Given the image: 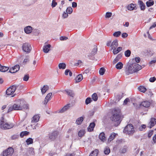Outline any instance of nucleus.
I'll list each match as a JSON object with an SVG mask.
<instances>
[{
  "label": "nucleus",
  "mask_w": 156,
  "mask_h": 156,
  "mask_svg": "<svg viewBox=\"0 0 156 156\" xmlns=\"http://www.w3.org/2000/svg\"><path fill=\"white\" fill-rule=\"evenodd\" d=\"M128 34L126 33H123L122 34V36L123 38H125L127 37Z\"/></svg>",
  "instance_id": "69168bd1"
},
{
  "label": "nucleus",
  "mask_w": 156,
  "mask_h": 156,
  "mask_svg": "<svg viewBox=\"0 0 156 156\" xmlns=\"http://www.w3.org/2000/svg\"><path fill=\"white\" fill-rule=\"evenodd\" d=\"M59 132L57 131H52L48 135L49 139L51 141L54 140L58 137Z\"/></svg>",
  "instance_id": "6e6552de"
},
{
  "label": "nucleus",
  "mask_w": 156,
  "mask_h": 156,
  "mask_svg": "<svg viewBox=\"0 0 156 156\" xmlns=\"http://www.w3.org/2000/svg\"><path fill=\"white\" fill-rule=\"evenodd\" d=\"M147 55L151 56H152L154 53L153 51L151 50L150 49H148L147 51Z\"/></svg>",
  "instance_id": "c03bdc74"
},
{
  "label": "nucleus",
  "mask_w": 156,
  "mask_h": 156,
  "mask_svg": "<svg viewBox=\"0 0 156 156\" xmlns=\"http://www.w3.org/2000/svg\"><path fill=\"white\" fill-rule=\"evenodd\" d=\"M150 123V128H151L156 124V119L154 118H151Z\"/></svg>",
  "instance_id": "412c9836"
},
{
  "label": "nucleus",
  "mask_w": 156,
  "mask_h": 156,
  "mask_svg": "<svg viewBox=\"0 0 156 156\" xmlns=\"http://www.w3.org/2000/svg\"><path fill=\"white\" fill-rule=\"evenodd\" d=\"M21 102L22 101H19L13 105L9 106L7 113H9L13 110H21L22 108L21 105Z\"/></svg>",
  "instance_id": "7ed1b4c3"
},
{
  "label": "nucleus",
  "mask_w": 156,
  "mask_h": 156,
  "mask_svg": "<svg viewBox=\"0 0 156 156\" xmlns=\"http://www.w3.org/2000/svg\"><path fill=\"white\" fill-rule=\"evenodd\" d=\"M15 72H17L20 69V66L19 65H16L13 67Z\"/></svg>",
  "instance_id": "3c124183"
},
{
  "label": "nucleus",
  "mask_w": 156,
  "mask_h": 156,
  "mask_svg": "<svg viewBox=\"0 0 156 156\" xmlns=\"http://www.w3.org/2000/svg\"><path fill=\"white\" fill-rule=\"evenodd\" d=\"M131 53L130 51L129 50H127L125 51V55L126 57H129L130 56Z\"/></svg>",
  "instance_id": "79ce46f5"
},
{
  "label": "nucleus",
  "mask_w": 156,
  "mask_h": 156,
  "mask_svg": "<svg viewBox=\"0 0 156 156\" xmlns=\"http://www.w3.org/2000/svg\"><path fill=\"white\" fill-rule=\"evenodd\" d=\"M97 51L98 48L97 46H94V47L92 50L91 53L87 56L89 59L91 60H94L95 58L94 56L97 53Z\"/></svg>",
  "instance_id": "9d476101"
},
{
  "label": "nucleus",
  "mask_w": 156,
  "mask_h": 156,
  "mask_svg": "<svg viewBox=\"0 0 156 156\" xmlns=\"http://www.w3.org/2000/svg\"><path fill=\"white\" fill-rule=\"evenodd\" d=\"M110 118L112 121L116 122V123L115 124V126H118L120 124L121 121L120 120V115L116 110L114 111Z\"/></svg>",
  "instance_id": "20e7f679"
},
{
  "label": "nucleus",
  "mask_w": 156,
  "mask_h": 156,
  "mask_svg": "<svg viewBox=\"0 0 156 156\" xmlns=\"http://www.w3.org/2000/svg\"><path fill=\"white\" fill-rule=\"evenodd\" d=\"M32 30V28L30 26H28L26 27L24 29L25 32L27 34L31 33Z\"/></svg>",
  "instance_id": "a211bd4d"
},
{
  "label": "nucleus",
  "mask_w": 156,
  "mask_h": 156,
  "mask_svg": "<svg viewBox=\"0 0 156 156\" xmlns=\"http://www.w3.org/2000/svg\"><path fill=\"white\" fill-rule=\"evenodd\" d=\"M19 137V135L15 134L12 136L11 138L12 140H15L17 139Z\"/></svg>",
  "instance_id": "603ef678"
},
{
  "label": "nucleus",
  "mask_w": 156,
  "mask_h": 156,
  "mask_svg": "<svg viewBox=\"0 0 156 156\" xmlns=\"http://www.w3.org/2000/svg\"><path fill=\"white\" fill-rule=\"evenodd\" d=\"M156 80V78L155 77H151L149 79V81L151 82H153Z\"/></svg>",
  "instance_id": "680f3d73"
},
{
  "label": "nucleus",
  "mask_w": 156,
  "mask_h": 156,
  "mask_svg": "<svg viewBox=\"0 0 156 156\" xmlns=\"http://www.w3.org/2000/svg\"><path fill=\"white\" fill-rule=\"evenodd\" d=\"M23 50L25 52L29 53L31 49L30 45L28 43H24L22 46Z\"/></svg>",
  "instance_id": "1a4fd4ad"
},
{
  "label": "nucleus",
  "mask_w": 156,
  "mask_h": 156,
  "mask_svg": "<svg viewBox=\"0 0 156 156\" xmlns=\"http://www.w3.org/2000/svg\"><path fill=\"white\" fill-rule=\"evenodd\" d=\"M33 139L31 138H29L27 139L26 140L27 144H32L33 143Z\"/></svg>",
  "instance_id": "ea45409f"
},
{
  "label": "nucleus",
  "mask_w": 156,
  "mask_h": 156,
  "mask_svg": "<svg viewBox=\"0 0 156 156\" xmlns=\"http://www.w3.org/2000/svg\"><path fill=\"white\" fill-rule=\"evenodd\" d=\"M92 101V100L91 99L90 97H88L85 100V104L86 105H87L91 103Z\"/></svg>",
  "instance_id": "a19ab883"
},
{
  "label": "nucleus",
  "mask_w": 156,
  "mask_h": 156,
  "mask_svg": "<svg viewBox=\"0 0 156 156\" xmlns=\"http://www.w3.org/2000/svg\"><path fill=\"white\" fill-rule=\"evenodd\" d=\"M135 132L134 128L131 124L127 125L123 130L124 133L130 135H133Z\"/></svg>",
  "instance_id": "39448f33"
},
{
  "label": "nucleus",
  "mask_w": 156,
  "mask_h": 156,
  "mask_svg": "<svg viewBox=\"0 0 156 156\" xmlns=\"http://www.w3.org/2000/svg\"><path fill=\"white\" fill-rule=\"evenodd\" d=\"M150 103L148 101H145L142 102L140 104V105L142 106L145 108H148L150 105Z\"/></svg>",
  "instance_id": "dca6fc26"
},
{
  "label": "nucleus",
  "mask_w": 156,
  "mask_h": 156,
  "mask_svg": "<svg viewBox=\"0 0 156 156\" xmlns=\"http://www.w3.org/2000/svg\"><path fill=\"white\" fill-rule=\"evenodd\" d=\"M115 67L117 69H121L123 67V64L121 62H119L116 65Z\"/></svg>",
  "instance_id": "72a5a7b5"
},
{
  "label": "nucleus",
  "mask_w": 156,
  "mask_h": 156,
  "mask_svg": "<svg viewBox=\"0 0 156 156\" xmlns=\"http://www.w3.org/2000/svg\"><path fill=\"white\" fill-rule=\"evenodd\" d=\"M9 72L11 73H16L15 71V69H14L13 67L10 68L9 70Z\"/></svg>",
  "instance_id": "0e129e2a"
},
{
  "label": "nucleus",
  "mask_w": 156,
  "mask_h": 156,
  "mask_svg": "<svg viewBox=\"0 0 156 156\" xmlns=\"http://www.w3.org/2000/svg\"><path fill=\"white\" fill-rule=\"evenodd\" d=\"M98 152V150L97 149L95 150L94 151H92L90 153L89 156H97Z\"/></svg>",
  "instance_id": "2f4dec72"
},
{
  "label": "nucleus",
  "mask_w": 156,
  "mask_h": 156,
  "mask_svg": "<svg viewBox=\"0 0 156 156\" xmlns=\"http://www.w3.org/2000/svg\"><path fill=\"white\" fill-rule=\"evenodd\" d=\"M48 89L49 87L48 85H44L43 87L41 89L42 94H44Z\"/></svg>",
  "instance_id": "a878e982"
},
{
  "label": "nucleus",
  "mask_w": 156,
  "mask_h": 156,
  "mask_svg": "<svg viewBox=\"0 0 156 156\" xmlns=\"http://www.w3.org/2000/svg\"><path fill=\"white\" fill-rule=\"evenodd\" d=\"M123 94L122 93L116 96V99L117 100H118V101L120 100L123 97Z\"/></svg>",
  "instance_id": "de8ad7c7"
},
{
  "label": "nucleus",
  "mask_w": 156,
  "mask_h": 156,
  "mask_svg": "<svg viewBox=\"0 0 156 156\" xmlns=\"http://www.w3.org/2000/svg\"><path fill=\"white\" fill-rule=\"evenodd\" d=\"M138 4L140 5L141 10L144 11L145 9L146 6L142 1L140 0H138Z\"/></svg>",
  "instance_id": "ddd939ff"
},
{
  "label": "nucleus",
  "mask_w": 156,
  "mask_h": 156,
  "mask_svg": "<svg viewBox=\"0 0 156 156\" xmlns=\"http://www.w3.org/2000/svg\"><path fill=\"white\" fill-rule=\"evenodd\" d=\"M9 69V67L5 66H3L0 64V71L2 72H5Z\"/></svg>",
  "instance_id": "4be33fe9"
},
{
  "label": "nucleus",
  "mask_w": 156,
  "mask_h": 156,
  "mask_svg": "<svg viewBox=\"0 0 156 156\" xmlns=\"http://www.w3.org/2000/svg\"><path fill=\"white\" fill-rule=\"evenodd\" d=\"M92 99L94 101H96L98 99V97L96 93H94L92 95Z\"/></svg>",
  "instance_id": "c9c22d12"
},
{
  "label": "nucleus",
  "mask_w": 156,
  "mask_h": 156,
  "mask_svg": "<svg viewBox=\"0 0 156 156\" xmlns=\"http://www.w3.org/2000/svg\"><path fill=\"white\" fill-rule=\"evenodd\" d=\"M51 47L50 44H45L43 47V51L45 53H48L50 50Z\"/></svg>",
  "instance_id": "9b49d317"
},
{
  "label": "nucleus",
  "mask_w": 156,
  "mask_h": 156,
  "mask_svg": "<svg viewBox=\"0 0 156 156\" xmlns=\"http://www.w3.org/2000/svg\"><path fill=\"white\" fill-rule=\"evenodd\" d=\"M118 46V40L117 39H115L112 43L111 45V47L112 49H113L117 47Z\"/></svg>",
  "instance_id": "f3484780"
},
{
  "label": "nucleus",
  "mask_w": 156,
  "mask_h": 156,
  "mask_svg": "<svg viewBox=\"0 0 156 156\" xmlns=\"http://www.w3.org/2000/svg\"><path fill=\"white\" fill-rule=\"evenodd\" d=\"M68 16V13L67 12H64L62 14V17L64 18H67Z\"/></svg>",
  "instance_id": "4d7b16f0"
},
{
  "label": "nucleus",
  "mask_w": 156,
  "mask_h": 156,
  "mask_svg": "<svg viewBox=\"0 0 156 156\" xmlns=\"http://www.w3.org/2000/svg\"><path fill=\"white\" fill-rule=\"evenodd\" d=\"M40 117L38 115H36L34 116L33 117V119L32 121L33 122H37L39 121V119H40Z\"/></svg>",
  "instance_id": "b1692460"
},
{
  "label": "nucleus",
  "mask_w": 156,
  "mask_h": 156,
  "mask_svg": "<svg viewBox=\"0 0 156 156\" xmlns=\"http://www.w3.org/2000/svg\"><path fill=\"white\" fill-rule=\"evenodd\" d=\"M127 149V146L126 145H125L123 148L120 149L119 151L121 153L124 154L126 152Z\"/></svg>",
  "instance_id": "bb28decb"
},
{
  "label": "nucleus",
  "mask_w": 156,
  "mask_h": 156,
  "mask_svg": "<svg viewBox=\"0 0 156 156\" xmlns=\"http://www.w3.org/2000/svg\"><path fill=\"white\" fill-rule=\"evenodd\" d=\"M141 69V66L136 63H134L130 64L128 67H127L125 71L126 74L128 75L136 72Z\"/></svg>",
  "instance_id": "f257e3e1"
},
{
  "label": "nucleus",
  "mask_w": 156,
  "mask_h": 156,
  "mask_svg": "<svg viewBox=\"0 0 156 156\" xmlns=\"http://www.w3.org/2000/svg\"><path fill=\"white\" fill-rule=\"evenodd\" d=\"M19 86V85H15L10 87L7 90L6 94L9 95L13 94Z\"/></svg>",
  "instance_id": "0eeeda50"
},
{
  "label": "nucleus",
  "mask_w": 156,
  "mask_h": 156,
  "mask_svg": "<svg viewBox=\"0 0 156 156\" xmlns=\"http://www.w3.org/2000/svg\"><path fill=\"white\" fill-rule=\"evenodd\" d=\"M57 5V3L55 2V0H53L51 6L52 8L55 7Z\"/></svg>",
  "instance_id": "864d4df0"
},
{
  "label": "nucleus",
  "mask_w": 156,
  "mask_h": 156,
  "mask_svg": "<svg viewBox=\"0 0 156 156\" xmlns=\"http://www.w3.org/2000/svg\"><path fill=\"white\" fill-rule=\"evenodd\" d=\"M129 101V100L128 98H126L124 101L123 105H126L127 104V103Z\"/></svg>",
  "instance_id": "e2e57ef3"
},
{
  "label": "nucleus",
  "mask_w": 156,
  "mask_h": 156,
  "mask_svg": "<svg viewBox=\"0 0 156 156\" xmlns=\"http://www.w3.org/2000/svg\"><path fill=\"white\" fill-rule=\"evenodd\" d=\"M99 139L103 142H104L106 140L105 134L104 132H102L99 134Z\"/></svg>",
  "instance_id": "aec40b11"
},
{
  "label": "nucleus",
  "mask_w": 156,
  "mask_h": 156,
  "mask_svg": "<svg viewBox=\"0 0 156 156\" xmlns=\"http://www.w3.org/2000/svg\"><path fill=\"white\" fill-rule=\"evenodd\" d=\"M117 135V134L115 133H112L108 139V141L111 142L113 139H114L116 135Z\"/></svg>",
  "instance_id": "5701e85b"
},
{
  "label": "nucleus",
  "mask_w": 156,
  "mask_h": 156,
  "mask_svg": "<svg viewBox=\"0 0 156 156\" xmlns=\"http://www.w3.org/2000/svg\"><path fill=\"white\" fill-rule=\"evenodd\" d=\"M52 93H49L45 97V98L47 99H48V100H49L50 99L51 96L52 95Z\"/></svg>",
  "instance_id": "052dcab7"
},
{
  "label": "nucleus",
  "mask_w": 156,
  "mask_h": 156,
  "mask_svg": "<svg viewBox=\"0 0 156 156\" xmlns=\"http://www.w3.org/2000/svg\"><path fill=\"white\" fill-rule=\"evenodd\" d=\"M66 11L68 13L70 14L73 12V9L71 7H69L67 8Z\"/></svg>",
  "instance_id": "a18cd8bd"
},
{
  "label": "nucleus",
  "mask_w": 156,
  "mask_h": 156,
  "mask_svg": "<svg viewBox=\"0 0 156 156\" xmlns=\"http://www.w3.org/2000/svg\"><path fill=\"white\" fill-rule=\"evenodd\" d=\"M59 69H65L66 67V65L64 63H60L58 65Z\"/></svg>",
  "instance_id": "c85d7f7f"
},
{
  "label": "nucleus",
  "mask_w": 156,
  "mask_h": 156,
  "mask_svg": "<svg viewBox=\"0 0 156 156\" xmlns=\"http://www.w3.org/2000/svg\"><path fill=\"white\" fill-rule=\"evenodd\" d=\"M95 126V124L94 122L91 123L88 128V130L89 132L93 131Z\"/></svg>",
  "instance_id": "6ab92c4d"
},
{
  "label": "nucleus",
  "mask_w": 156,
  "mask_h": 156,
  "mask_svg": "<svg viewBox=\"0 0 156 156\" xmlns=\"http://www.w3.org/2000/svg\"><path fill=\"white\" fill-rule=\"evenodd\" d=\"M14 126L13 123L9 124L3 117L0 119V127L2 129H7L12 128Z\"/></svg>",
  "instance_id": "f03ea898"
},
{
  "label": "nucleus",
  "mask_w": 156,
  "mask_h": 156,
  "mask_svg": "<svg viewBox=\"0 0 156 156\" xmlns=\"http://www.w3.org/2000/svg\"><path fill=\"white\" fill-rule=\"evenodd\" d=\"M113 49V52L114 55H116L119 52L117 48H114Z\"/></svg>",
  "instance_id": "13d9d810"
},
{
  "label": "nucleus",
  "mask_w": 156,
  "mask_h": 156,
  "mask_svg": "<svg viewBox=\"0 0 156 156\" xmlns=\"http://www.w3.org/2000/svg\"><path fill=\"white\" fill-rule=\"evenodd\" d=\"M127 8L129 10H133L134 9L136 10L137 9L136 7V5L133 3H131L128 5Z\"/></svg>",
  "instance_id": "f8f14e48"
},
{
  "label": "nucleus",
  "mask_w": 156,
  "mask_h": 156,
  "mask_svg": "<svg viewBox=\"0 0 156 156\" xmlns=\"http://www.w3.org/2000/svg\"><path fill=\"white\" fill-rule=\"evenodd\" d=\"M83 117H81L78 118L76 120V123L77 125H80L83 121Z\"/></svg>",
  "instance_id": "c756f323"
},
{
  "label": "nucleus",
  "mask_w": 156,
  "mask_h": 156,
  "mask_svg": "<svg viewBox=\"0 0 156 156\" xmlns=\"http://www.w3.org/2000/svg\"><path fill=\"white\" fill-rule=\"evenodd\" d=\"M153 132H154V131L153 130H150L149 131V133H148V137L150 138L151 136H152V135L153 134Z\"/></svg>",
  "instance_id": "6e6d98bb"
},
{
  "label": "nucleus",
  "mask_w": 156,
  "mask_h": 156,
  "mask_svg": "<svg viewBox=\"0 0 156 156\" xmlns=\"http://www.w3.org/2000/svg\"><path fill=\"white\" fill-rule=\"evenodd\" d=\"M29 153L31 155H34V152L33 151V150L32 149H31L29 151Z\"/></svg>",
  "instance_id": "774afa93"
},
{
  "label": "nucleus",
  "mask_w": 156,
  "mask_h": 156,
  "mask_svg": "<svg viewBox=\"0 0 156 156\" xmlns=\"http://www.w3.org/2000/svg\"><path fill=\"white\" fill-rule=\"evenodd\" d=\"M138 90L140 92L144 93L147 90L146 88L143 86H140L138 87Z\"/></svg>",
  "instance_id": "473e14b6"
},
{
  "label": "nucleus",
  "mask_w": 156,
  "mask_h": 156,
  "mask_svg": "<svg viewBox=\"0 0 156 156\" xmlns=\"http://www.w3.org/2000/svg\"><path fill=\"white\" fill-rule=\"evenodd\" d=\"M156 27V22H155L154 23L153 25L150 27L149 29L151 30L153 29L154 28Z\"/></svg>",
  "instance_id": "338daca9"
},
{
  "label": "nucleus",
  "mask_w": 156,
  "mask_h": 156,
  "mask_svg": "<svg viewBox=\"0 0 156 156\" xmlns=\"http://www.w3.org/2000/svg\"><path fill=\"white\" fill-rule=\"evenodd\" d=\"M29 134V132L27 131L22 132L20 134V136L21 137H23L24 136H27Z\"/></svg>",
  "instance_id": "7c9ffc66"
},
{
  "label": "nucleus",
  "mask_w": 156,
  "mask_h": 156,
  "mask_svg": "<svg viewBox=\"0 0 156 156\" xmlns=\"http://www.w3.org/2000/svg\"><path fill=\"white\" fill-rule=\"evenodd\" d=\"M124 142L125 141L124 140V139H118L116 141V143L118 144H122L123 142Z\"/></svg>",
  "instance_id": "09e8293b"
},
{
  "label": "nucleus",
  "mask_w": 156,
  "mask_h": 156,
  "mask_svg": "<svg viewBox=\"0 0 156 156\" xmlns=\"http://www.w3.org/2000/svg\"><path fill=\"white\" fill-rule=\"evenodd\" d=\"M71 106L70 104H68L64 106L60 111L59 112L60 113H63L68 110Z\"/></svg>",
  "instance_id": "4468645a"
},
{
  "label": "nucleus",
  "mask_w": 156,
  "mask_h": 156,
  "mask_svg": "<svg viewBox=\"0 0 156 156\" xmlns=\"http://www.w3.org/2000/svg\"><path fill=\"white\" fill-rule=\"evenodd\" d=\"M154 2L153 1L151 2L147 1L146 2V5L148 7L152 6L154 4Z\"/></svg>",
  "instance_id": "e433bc0d"
},
{
  "label": "nucleus",
  "mask_w": 156,
  "mask_h": 156,
  "mask_svg": "<svg viewBox=\"0 0 156 156\" xmlns=\"http://www.w3.org/2000/svg\"><path fill=\"white\" fill-rule=\"evenodd\" d=\"M112 15V13L110 12H107L105 15L106 18H109L111 17Z\"/></svg>",
  "instance_id": "5fc2aeb1"
},
{
  "label": "nucleus",
  "mask_w": 156,
  "mask_h": 156,
  "mask_svg": "<svg viewBox=\"0 0 156 156\" xmlns=\"http://www.w3.org/2000/svg\"><path fill=\"white\" fill-rule=\"evenodd\" d=\"M85 133V131L84 130H80L78 132V135L79 137H81L84 135Z\"/></svg>",
  "instance_id": "f704fd0d"
},
{
  "label": "nucleus",
  "mask_w": 156,
  "mask_h": 156,
  "mask_svg": "<svg viewBox=\"0 0 156 156\" xmlns=\"http://www.w3.org/2000/svg\"><path fill=\"white\" fill-rule=\"evenodd\" d=\"M104 153L105 154H108L110 152V150L108 147H106L104 151Z\"/></svg>",
  "instance_id": "49530a36"
},
{
  "label": "nucleus",
  "mask_w": 156,
  "mask_h": 156,
  "mask_svg": "<svg viewBox=\"0 0 156 156\" xmlns=\"http://www.w3.org/2000/svg\"><path fill=\"white\" fill-rule=\"evenodd\" d=\"M146 127V126L144 124H143L142 125L140 126H138L135 128V131H142L144 129H145Z\"/></svg>",
  "instance_id": "2eb2a0df"
},
{
  "label": "nucleus",
  "mask_w": 156,
  "mask_h": 156,
  "mask_svg": "<svg viewBox=\"0 0 156 156\" xmlns=\"http://www.w3.org/2000/svg\"><path fill=\"white\" fill-rule=\"evenodd\" d=\"M21 105L22 107V110L23 109H27L28 108V105L26 104H23V102L22 101V102L21 103Z\"/></svg>",
  "instance_id": "4c0bfd02"
},
{
  "label": "nucleus",
  "mask_w": 156,
  "mask_h": 156,
  "mask_svg": "<svg viewBox=\"0 0 156 156\" xmlns=\"http://www.w3.org/2000/svg\"><path fill=\"white\" fill-rule=\"evenodd\" d=\"M65 91L66 92L67 94L69 96L72 97H73L75 95L73 91L71 90H65Z\"/></svg>",
  "instance_id": "393cba45"
},
{
  "label": "nucleus",
  "mask_w": 156,
  "mask_h": 156,
  "mask_svg": "<svg viewBox=\"0 0 156 156\" xmlns=\"http://www.w3.org/2000/svg\"><path fill=\"white\" fill-rule=\"evenodd\" d=\"M83 79V76L81 74H79L77 75L76 78L75 79L76 82H80Z\"/></svg>",
  "instance_id": "cd10ccee"
},
{
  "label": "nucleus",
  "mask_w": 156,
  "mask_h": 156,
  "mask_svg": "<svg viewBox=\"0 0 156 156\" xmlns=\"http://www.w3.org/2000/svg\"><path fill=\"white\" fill-rule=\"evenodd\" d=\"M14 152V149L12 147H9L6 150L3 151L1 156H11Z\"/></svg>",
  "instance_id": "423d86ee"
},
{
  "label": "nucleus",
  "mask_w": 156,
  "mask_h": 156,
  "mask_svg": "<svg viewBox=\"0 0 156 156\" xmlns=\"http://www.w3.org/2000/svg\"><path fill=\"white\" fill-rule=\"evenodd\" d=\"M29 78V75L28 74L24 76L23 78V80L26 81H27L28 80Z\"/></svg>",
  "instance_id": "8fccbe9b"
},
{
  "label": "nucleus",
  "mask_w": 156,
  "mask_h": 156,
  "mask_svg": "<svg viewBox=\"0 0 156 156\" xmlns=\"http://www.w3.org/2000/svg\"><path fill=\"white\" fill-rule=\"evenodd\" d=\"M121 33L120 31H118L114 32L113 34V36L115 37H119L121 34Z\"/></svg>",
  "instance_id": "58836bf2"
},
{
  "label": "nucleus",
  "mask_w": 156,
  "mask_h": 156,
  "mask_svg": "<svg viewBox=\"0 0 156 156\" xmlns=\"http://www.w3.org/2000/svg\"><path fill=\"white\" fill-rule=\"evenodd\" d=\"M105 68H101L99 71V73L100 75H103L105 73Z\"/></svg>",
  "instance_id": "37998d69"
},
{
  "label": "nucleus",
  "mask_w": 156,
  "mask_h": 156,
  "mask_svg": "<svg viewBox=\"0 0 156 156\" xmlns=\"http://www.w3.org/2000/svg\"><path fill=\"white\" fill-rule=\"evenodd\" d=\"M68 39V37L65 36H61L60 37V40L61 41L66 40Z\"/></svg>",
  "instance_id": "bf43d9fd"
}]
</instances>
